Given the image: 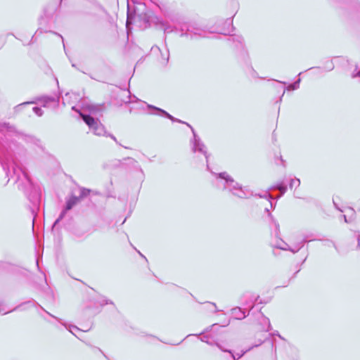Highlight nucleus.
I'll list each match as a JSON object with an SVG mask.
<instances>
[{
    "label": "nucleus",
    "instance_id": "nucleus-1",
    "mask_svg": "<svg viewBox=\"0 0 360 360\" xmlns=\"http://www.w3.org/2000/svg\"><path fill=\"white\" fill-rule=\"evenodd\" d=\"M214 174L216 176V185L219 188L228 189L233 195L240 198H246L251 195L248 190L236 182L226 172Z\"/></svg>",
    "mask_w": 360,
    "mask_h": 360
},
{
    "label": "nucleus",
    "instance_id": "nucleus-2",
    "mask_svg": "<svg viewBox=\"0 0 360 360\" xmlns=\"http://www.w3.org/2000/svg\"><path fill=\"white\" fill-rule=\"evenodd\" d=\"M180 37L190 39L208 37L213 32L208 30L197 23H184L179 27Z\"/></svg>",
    "mask_w": 360,
    "mask_h": 360
},
{
    "label": "nucleus",
    "instance_id": "nucleus-3",
    "mask_svg": "<svg viewBox=\"0 0 360 360\" xmlns=\"http://www.w3.org/2000/svg\"><path fill=\"white\" fill-rule=\"evenodd\" d=\"M90 115H86L79 112L80 116L82 117L84 122L89 126L92 130L94 134L97 136L105 135V130L103 125L98 122V120H95L92 116H96L100 112V108L96 105H90L89 107Z\"/></svg>",
    "mask_w": 360,
    "mask_h": 360
},
{
    "label": "nucleus",
    "instance_id": "nucleus-4",
    "mask_svg": "<svg viewBox=\"0 0 360 360\" xmlns=\"http://www.w3.org/2000/svg\"><path fill=\"white\" fill-rule=\"evenodd\" d=\"M13 174L15 176V181L18 184V186L25 188L28 186L31 182L28 174L25 168L17 166L15 164L13 167Z\"/></svg>",
    "mask_w": 360,
    "mask_h": 360
},
{
    "label": "nucleus",
    "instance_id": "nucleus-5",
    "mask_svg": "<svg viewBox=\"0 0 360 360\" xmlns=\"http://www.w3.org/2000/svg\"><path fill=\"white\" fill-rule=\"evenodd\" d=\"M187 125L191 128L193 134V139L191 141V146L192 150L194 153L199 152L205 155L207 162H208V156L206 151V148L204 143L201 141L200 139L196 135L195 132L194 131L193 129L188 124Z\"/></svg>",
    "mask_w": 360,
    "mask_h": 360
},
{
    "label": "nucleus",
    "instance_id": "nucleus-6",
    "mask_svg": "<svg viewBox=\"0 0 360 360\" xmlns=\"http://www.w3.org/2000/svg\"><path fill=\"white\" fill-rule=\"evenodd\" d=\"M59 96H44L38 98L45 108H57L59 103Z\"/></svg>",
    "mask_w": 360,
    "mask_h": 360
},
{
    "label": "nucleus",
    "instance_id": "nucleus-7",
    "mask_svg": "<svg viewBox=\"0 0 360 360\" xmlns=\"http://www.w3.org/2000/svg\"><path fill=\"white\" fill-rule=\"evenodd\" d=\"M274 247L283 250H290L293 253H296L302 247V243H300L295 248H290L286 243L281 240L274 245Z\"/></svg>",
    "mask_w": 360,
    "mask_h": 360
},
{
    "label": "nucleus",
    "instance_id": "nucleus-8",
    "mask_svg": "<svg viewBox=\"0 0 360 360\" xmlns=\"http://www.w3.org/2000/svg\"><path fill=\"white\" fill-rule=\"evenodd\" d=\"M206 343L210 345H216L220 350L224 352H229L231 354L232 358L235 360V356L231 350L225 349L220 343L215 340L211 335L208 340H206Z\"/></svg>",
    "mask_w": 360,
    "mask_h": 360
},
{
    "label": "nucleus",
    "instance_id": "nucleus-9",
    "mask_svg": "<svg viewBox=\"0 0 360 360\" xmlns=\"http://www.w3.org/2000/svg\"><path fill=\"white\" fill-rule=\"evenodd\" d=\"M231 315L234 319L238 320L243 319L248 316L240 307L233 308L231 311Z\"/></svg>",
    "mask_w": 360,
    "mask_h": 360
},
{
    "label": "nucleus",
    "instance_id": "nucleus-10",
    "mask_svg": "<svg viewBox=\"0 0 360 360\" xmlns=\"http://www.w3.org/2000/svg\"><path fill=\"white\" fill-rule=\"evenodd\" d=\"M148 108H150V109H153L154 110L158 111L160 112V115L166 116L167 118H169L172 121H174H174H178V122H181L180 120H178L175 119L173 116L169 115L168 112H167L164 110H162L160 108H158L155 107V106L151 105H148Z\"/></svg>",
    "mask_w": 360,
    "mask_h": 360
},
{
    "label": "nucleus",
    "instance_id": "nucleus-11",
    "mask_svg": "<svg viewBox=\"0 0 360 360\" xmlns=\"http://www.w3.org/2000/svg\"><path fill=\"white\" fill-rule=\"evenodd\" d=\"M79 198L77 196L72 195L69 199L66 201V210H71L75 205H76L79 202Z\"/></svg>",
    "mask_w": 360,
    "mask_h": 360
},
{
    "label": "nucleus",
    "instance_id": "nucleus-12",
    "mask_svg": "<svg viewBox=\"0 0 360 360\" xmlns=\"http://www.w3.org/2000/svg\"><path fill=\"white\" fill-rule=\"evenodd\" d=\"M260 323L263 325L262 330L265 331L269 330L271 328L270 321L269 319L264 316L263 314H261L260 318Z\"/></svg>",
    "mask_w": 360,
    "mask_h": 360
},
{
    "label": "nucleus",
    "instance_id": "nucleus-13",
    "mask_svg": "<svg viewBox=\"0 0 360 360\" xmlns=\"http://www.w3.org/2000/svg\"><path fill=\"white\" fill-rule=\"evenodd\" d=\"M273 188L278 189L281 194L277 197V198H280L281 195H283L287 191V186L284 184L283 181L278 182L274 186L272 187Z\"/></svg>",
    "mask_w": 360,
    "mask_h": 360
},
{
    "label": "nucleus",
    "instance_id": "nucleus-14",
    "mask_svg": "<svg viewBox=\"0 0 360 360\" xmlns=\"http://www.w3.org/2000/svg\"><path fill=\"white\" fill-rule=\"evenodd\" d=\"M91 190L80 187L79 188V195L77 198H79V200H82L83 198H86L90 194Z\"/></svg>",
    "mask_w": 360,
    "mask_h": 360
},
{
    "label": "nucleus",
    "instance_id": "nucleus-15",
    "mask_svg": "<svg viewBox=\"0 0 360 360\" xmlns=\"http://www.w3.org/2000/svg\"><path fill=\"white\" fill-rule=\"evenodd\" d=\"M300 185V180L297 178L290 179L289 187L290 188H297Z\"/></svg>",
    "mask_w": 360,
    "mask_h": 360
},
{
    "label": "nucleus",
    "instance_id": "nucleus-16",
    "mask_svg": "<svg viewBox=\"0 0 360 360\" xmlns=\"http://www.w3.org/2000/svg\"><path fill=\"white\" fill-rule=\"evenodd\" d=\"M300 79H298L296 82H295L293 84H291L290 85H288L287 86V90L288 91H291V90H295L299 88V85H300Z\"/></svg>",
    "mask_w": 360,
    "mask_h": 360
},
{
    "label": "nucleus",
    "instance_id": "nucleus-17",
    "mask_svg": "<svg viewBox=\"0 0 360 360\" xmlns=\"http://www.w3.org/2000/svg\"><path fill=\"white\" fill-rule=\"evenodd\" d=\"M68 210H66V207H65V208L63 210V211L60 214L58 218L55 221V222L53 224V226H55L60 221H61L65 217L66 212Z\"/></svg>",
    "mask_w": 360,
    "mask_h": 360
},
{
    "label": "nucleus",
    "instance_id": "nucleus-18",
    "mask_svg": "<svg viewBox=\"0 0 360 360\" xmlns=\"http://www.w3.org/2000/svg\"><path fill=\"white\" fill-rule=\"evenodd\" d=\"M272 224L274 227L275 235L278 236L280 233L279 224L274 219H272Z\"/></svg>",
    "mask_w": 360,
    "mask_h": 360
},
{
    "label": "nucleus",
    "instance_id": "nucleus-19",
    "mask_svg": "<svg viewBox=\"0 0 360 360\" xmlns=\"http://www.w3.org/2000/svg\"><path fill=\"white\" fill-rule=\"evenodd\" d=\"M33 102H24L22 103H20L19 105H17L15 108H14V111L15 112H20L22 108L26 105H28V104H30V103H32Z\"/></svg>",
    "mask_w": 360,
    "mask_h": 360
},
{
    "label": "nucleus",
    "instance_id": "nucleus-20",
    "mask_svg": "<svg viewBox=\"0 0 360 360\" xmlns=\"http://www.w3.org/2000/svg\"><path fill=\"white\" fill-rule=\"evenodd\" d=\"M33 112L38 116H41L44 113V111L39 107H34Z\"/></svg>",
    "mask_w": 360,
    "mask_h": 360
},
{
    "label": "nucleus",
    "instance_id": "nucleus-21",
    "mask_svg": "<svg viewBox=\"0 0 360 360\" xmlns=\"http://www.w3.org/2000/svg\"><path fill=\"white\" fill-rule=\"evenodd\" d=\"M100 304H101V305H105V304H112V302L111 301H110V300H107V299H105V298H103V299L101 301Z\"/></svg>",
    "mask_w": 360,
    "mask_h": 360
},
{
    "label": "nucleus",
    "instance_id": "nucleus-22",
    "mask_svg": "<svg viewBox=\"0 0 360 360\" xmlns=\"http://www.w3.org/2000/svg\"><path fill=\"white\" fill-rule=\"evenodd\" d=\"M68 330L71 333L75 334L74 330H78L79 328L76 326H69Z\"/></svg>",
    "mask_w": 360,
    "mask_h": 360
},
{
    "label": "nucleus",
    "instance_id": "nucleus-23",
    "mask_svg": "<svg viewBox=\"0 0 360 360\" xmlns=\"http://www.w3.org/2000/svg\"><path fill=\"white\" fill-rule=\"evenodd\" d=\"M257 298L255 296H251L250 297V302H251V306H250V308L252 309L253 308V305H254V303L257 300Z\"/></svg>",
    "mask_w": 360,
    "mask_h": 360
},
{
    "label": "nucleus",
    "instance_id": "nucleus-24",
    "mask_svg": "<svg viewBox=\"0 0 360 360\" xmlns=\"http://www.w3.org/2000/svg\"><path fill=\"white\" fill-rule=\"evenodd\" d=\"M210 335H203L200 340L201 341L206 342V340L209 339Z\"/></svg>",
    "mask_w": 360,
    "mask_h": 360
},
{
    "label": "nucleus",
    "instance_id": "nucleus-25",
    "mask_svg": "<svg viewBox=\"0 0 360 360\" xmlns=\"http://www.w3.org/2000/svg\"><path fill=\"white\" fill-rule=\"evenodd\" d=\"M326 245H333V246L337 249V248H336V246H335V243H334V242H333L332 240H327L326 241Z\"/></svg>",
    "mask_w": 360,
    "mask_h": 360
},
{
    "label": "nucleus",
    "instance_id": "nucleus-26",
    "mask_svg": "<svg viewBox=\"0 0 360 360\" xmlns=\"http://www.w3.org/2000/svg\"><path fill=\"white\" fill-rule=\"evenodd\" d=\"M352 77L353 78H354L356 77H360V70L356 72H353Z\"/></svg>",
    "mask_w": 360,
    "mask_h": 360
},
{
    "label": "nucleus",
    "instance_id": "nucleus-27",
    "mask_svg": "<svg viewBox=\"0 0 360 360\" xmlns=\"http://www.w3.org/2000/svg\"><path fill=\"white\" fill-rule=\"evenodd\" d=\"M172 32V30H170L169 27L165 28V32Z\"/></svg>",
    "mask_w": 360,
    "mask_h": 360
},
{
    "label": "nucleus",
    "instance_id": "nucleus-28",
    "mask_svg": "<svg viewBox=\"0 0 360 360\" xmlns=\"http://www.w3.org/2000/svg\"><path fill=\"white\" fill-rule=\"evenodd\" d=\"M109 136H110L112 139H113L115 142H117V139H116V138H115V136H113L112 134H110V135H109Z\"/></svg>",
    "mask_w": 360,
    "mask_h": 360
},
{
    "label": "nucleus",
    "instance_id": "nucleus-29",
    "mask_svg": "<svg viewBox=\"0 0 360 360\" xmlns=\"http://www.w3.org/2000/svg\"><path fill=\"white\" fill-rule=\"evenodd\" d=\"M47 314H48L49 316H51V317L54 318L55 319H56V320L59 321V319H58V318H57L56 316H54L53 315L51 314H50V313H49V312H47Z\"/></svg>",
    "mask_w": 360,
    "mask_h": 360
},
{
    "label": "nucleus",
    "instance_id": "nucleus-30",
    "mask_svg": "<svg viewBox=\"0 0 360 360\" xmlns=\"http://www.w3.org/2000/svg\"><path fill=\"white\" fill-rule=\"evenodd\" d=\"M274 335H278L281 339H283V338H282V337L278 334V332L274 333Z\"/></svg>",
    "mask_w": 360,
    "mask_h": 360
},
{
    "label": "nucleus",
    "instance_id": "nucleus-31",
    "mask_svg": "<svg viewBox=\"0 0 360 360\" xmlns=\"http://www.w3.org/2000/svg\"><path fill=\"white\" fill-rule=\"evenodd\" d=\"M262 343V341H259V342L258 344H256L255 345H254L252 347H258L259 345H260Z\"/></svg>",
    "mask_w": 360,
    "mask_h": 360
},
{
    "label": "nucleus",
    "instance_id": "nucleus-32",
    "mask_svg": "<svg viewBox=\"0 0 360 360\" xmlns=\"http://www.w3.org/2000/svg\"><path fill=\"white\" fill-rule=\"evenodd\" d=\"M98 350L100 351V352H101L103 354V355L105 357V358H108V356L103 352V351L100 349H98Z\"/></svg>",
    "mask_w": 360,
    "mask_h": 360
},
{
    "label": "nucleus",
    "instance_id": "nucleus-33",
    "mask_svg": "<svg viewBox=\"0 0 360 360\" xmlns=\"http://www.w3.org/2000/svg\"><path fill=\"white\" fill-rule=\"evenodd\" d=\"M358 245L360 246V235L358 236Z\"/></svg>",
    "mask_w": 360,
    "mask_h": 360
},
{
    "label": "nucleus",
    "instance_id": "nucleus-34",
    "mask_svg": "<svg viewBox=\"0 0 360 360\" xmlns=\"http://www.w3.org/2000/svg\"><path fill=\"white\" fill-rule=\"evenodd\" d=\"M169 59V53H167V56H166V58H165V60L167 61Z\"/></svg>",
    "mask_w": 360,
    "mask_h": 360
},
{
    "label": "nucleus",
    "instance_id": "nucleus-35",
    "mask_svg": "<svg viewBox=\"0 0 360 360\" xmlns=\"http://www.w3.org/2000/svg\"><path fill=\"white\" fill-rule=\"evenodd\" d=\"M13 311V310H9V311H4V312H3V314H6L7 313L11 312V311Z\"/></svg>",
    "mask_w": 360,
    "mask_h": 360
},
{
    "label": "nucleus",
    "instance_id": "nucleus-36",
    "mask_svg": "<svg viewBox=\"0 0 360 360\" xmlns=\"http://www.w3.org/2000/svg\"><path fill=\"white\" fill-rule=\"evenodd\" d=\"M139 255H140L142 257H144V258H145V257L143 256V255H142L140 252H139Z\"/></svg>",
    "mask_w": 360,
    "mask_h": 360
},
{
    "label": "nucleus",
    "instance_id": "nucleus-37",
    "mask_svg": "<svg viewBox=\"0 0 360 360\" xmlns=\"http://www.w3.org/2000/svg\"><path fill=\"white\" fill-rule=\"evenodd\" d=\"M267 196L270 198H272L271 195L270 194H268Z\"/></svg>",
    "mask_w": 360,
    "mask_h": 360
},
{
    "label": "nucleus",
    "instance_id": "nucleus-38",
    "mask_svg": "<svg viewBox=\"0 0 360 360\" xmlns=\"http://www.w3.org/2000/svg\"><path fill=\"white\" fill-rule=\"evenodd\" d=\"M247 351H248V350H246V351L243 352V354H242L239 357H240L243 354H245V352H246Z\"/></svg>",
    "mask_w": 360,
    "mask_h": 360
},
{
    "label": "nucleus",
    "instance_id": "nucleus-39",
    "mask_svg": "<svg viewBox=\"0 0 360 360\" xmlns=\"http://www.w3.org/2000/svg\"><path fill=\"white\" fill-rule=\"evenodd\" d=\"M207 169L210 170L208 163L207 164Z\"/></svg>",
    "mask_w": 360,
    "mask_h": 360
},
{
    "label": "nucleus",
    "instance_id": "nucleus-40",
    "mask_svg": "<svg viewBox=\"0 0 360 360\" xmlns=\"http://www.w3.org/2000/svg\"><path fill=\"white\" fill-rule=\"evenodd\" d=\"M62 324L68 328L67 325L65 323H62Z\"/></svg>",
    "mask_w": 360,
    "mask_h": 360
},
{
    "label": "nucleus",
    "instance_id": "nucleus-41",
    "mask_svg": "<svg viewBox=\"0 0 360 360\" xmlns=\"http://www.w3.org/2000/svg\"><path fill=\"white\" fill-rule=\"evenodd\" d=\"M129 20L127 21V27H128Z\"/></svg>",
    "mask_w": 360,
    "mask_h": 360
},
{
    "label": "nucleus",
    "instance_id": "nucleus-42",
    "mask_svg": "<svg viewBox=\"0 0 360 360\" xmlns=\"http://www.w3.org/2000/svg\"><path fill=\"white\" fill-rule=\"evenodd\" d=\"M72 110H75V106H73V107L72 108Z\"/></svg>",
    "mask_w": 360,
    "mask_h": 360
},
{
    "label": "nucleus",
    "instance_id": "nucleus-43",
    "mask_svg": "<svg viewBox=\"0 0 360 360\" xmlns=\"http://www.w3.org/2000/svg\"><path fill=\"white\" fill-rule=\"evenodd\" d=\"M216 326H217V324H213L212 327L213 328V327H214Z\"/></svg>",
    "mask_w": 360,
    "mask_h": 360
},
{
    "label": "nucleus",
    "instance_id": "nucleus-44",
    "mask_svg": "<svg viewBox=\"0 0 360 360\" xmlns=\"http://www.w3.org/2000/svg\"><path fill=\"white\" fill-rule=\"evenodd\" d=\"M69 94H70L69 93H67V94H65V96H69Z\"/></svg>",
    "mask_w": 360,
    "mask_h": 360
},
{
    "label": "nucleus",
    "instance_id": "nucleus-45",
    "mask_svg": "<svg viewBox=\"0 0 360 360\" xmlns=\"http://www.w3.org/2000/svg\"><path fill=\"white\" fill-rule=\"evenodd\" d=\"M345 221H347L346 216H344Z\"/></svg>",
    "mask_w": 360,
    "mask_h": 360
},
{
    "label": "nucleus",
    "instance_id": "nucleus-46",
    "mask_svg": "<svg viewBox=\"0 0 360 360\" xmlns=\"http://www.w3.org/2000/svg\"><path fill=\"white\" fill-rule=\"evenodd\" d=\"M106 359H107L108 360H110V359H108V358H106Z\"/></svg>",
    "mask_w": 360,
    "mask_h": 360
},
{
    "label": "nucleus",
    "instance_id": "nucleus-47",
    "mask_svg": "<svg viewBox=\"0 0 360 360\" xmlns=\"http://www.w3.org/2000/svg\"><path fill=\"white\" fill-rule=\"evenodd\" d=\"M106 359H107L108 360H110V359H108V358H106Z\"/></svg>",
    "mask_w": 360,
    "mask_h": 360
},
{
    "label": "nucleus",
    "instance_id": "nucleus-48",
    "mask_svg": "<svg viewBox=\"0 0 360 360\" xmlns=\"http://www.w3.org/2000/svg\"><path fill=\"white\" fill-rule=\"evenodd\" d=\"M106 359H107L108 360H110V359H108V358H106Z\"/></svg>",
    "mask_w": 360,
    "mask_h": 360
}]
</instances>
